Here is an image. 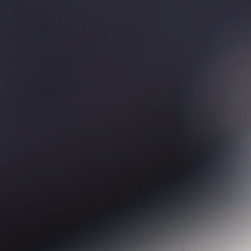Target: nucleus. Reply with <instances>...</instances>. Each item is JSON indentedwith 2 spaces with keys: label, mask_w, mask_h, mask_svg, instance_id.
<instances>
[{
  "label": "nucleus",
  "mask_w": 251,
  "mask_h": 251,
  "mask_svg": "<svg viewBox=\"0 0 251 251\" xmlns=\"http://www.w3.org/2000/svg\"><path fill=\"white\" fill-rule=\"evenodd\" d=\"M228 143L225 142V141H221L218 143L217 146L221 149L222 148H226L228 145Z\"/></svg>",
  "instance_id": "obj_1"
}]
</instances>
